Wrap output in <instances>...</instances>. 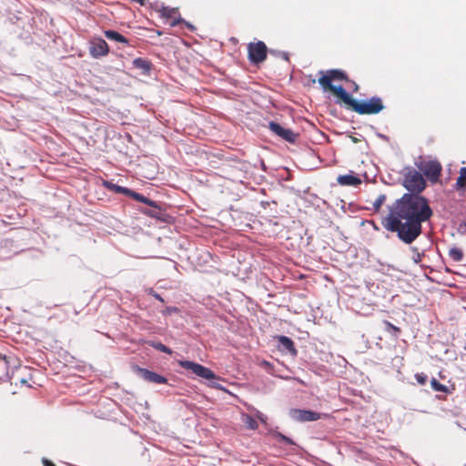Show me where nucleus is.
Here are the masks:
<instances>
[{"label": "nucleus", "mask_w": 466, "mask_h": 466, "mask_svg": "<svg viewBox=\"0 0 466 466\" xmlns=\"http://www.w3.org/2000/svg\"><path fill=\"white\" fill-rule=\"evenodd\" d=\"M386 200V196L384 194L380 195L377 199L373 202V208L375 211H379L380 207Z\"/></svg>", "instance_id": "obj_30"}, {"label": "nucleus", "mask_w": 466, "mask_h": 466, "mask_svg": "<svg viewBox=\"0 0 466 466\" xmlns=\"http://www.w3.org/2000/svg\"><path fill=\"white\" fill-rule=\"evenodd\" d=\"M258 419H259L262 422H265V420H264V418H263V415H262V414L258 415Z\"/></svg>", "instance_id": "obj_38"}, {"label": "nucleus", "mask_w": 466, "mask_h": 466, "mask_svg": "<svg viewBox=\"0 0 466 466\" xmlns=\"http://www.w3.org/2000/svg\"><path fill=\"white\" fill-rule=\"evenodd\" d=\"M147 293H148V295L152 296L153 298H155L156 299L159 300L160 302H162V303L165 302V300L161 297V295L158 294L157 292H156L153 289H150Z\"/></svg>", "instance_id": "obj_35"}, {"label": "nucleus", "mask_w": 466, "mask_h": 466, "mask_svg": "<svg viewBox=\"0 0 466 466\" xmlns=\"http://www.w3.org/2000/svg\"><path fill=\"white\" fill-rule=\"evenodd\" d=\"M88 50L93 58L98 59L108 55L109 46L103 38L94 37L89 41Z\"/></svg>", "instance_id": "obj_9"}, {"label": "nucleus", "mask_w": 466, "mask_h": 466, "mask_svg": "<svg viewBox=\"0 0 466 466\" xmlns=\"http://www.w3.org/2000/svg\"><path fill=\"white\" fill-rule=\"evenodd\" d=\"M157 11L160 13L161 17L166 18V19L173 20V19L177 18L176 15H177V16L179 15L177 8H171L168 6H165L164 4H161L160 8L157 9Z\"/></svg>", "instance_id": "obj_18"}, {"label": "nucleus", "mask_w": 466, "mask_h": 466, "mask_svg": "<svg viewBox=\"0 0 466 466\" xmlns=\"http://www.w3.org/2000/svg\"><path fill=\"white\" fill-rule=\"evenodd\" d=\"M104 35L109 40L116 41L121 44L129 45V40L117 31L106 30L104 31Z\"/></svg>", "instance_id": "obj_17"}, {"label": "nucleus", "mask_w": 466, "mask_h": 466, "mask_svg": "<svg viewBox=\"0 0 466 466\" xmlns=\"http://www.w3.org/2000/svg\"><path fill=\"white\" fill-rule=\"evenodd\" d=\"M414 377L417 382L420 385H424L428 380V376L423 372L416 373Z\"/></svg>", "instance_id": "obj_31"}, {"label": "nucleus", "mask_w": 466, "mask_h": 466, "mask_svg": "<svg viewBox=\"0 0 466 466\" xmlns=\"http://www.w3.org/2000/svg\"><path fill=\"white\" fill-rule=\"evenodd\" d=\"M180 24H183L189 31L194 32L196 27L189 22L184 20L180 15L170 21V26L175 27Z\"/></svg>", "instance_id": "obj_26"}, {"label": "nucleus", "mask_w": 466, "mask_h": 466, "mask_svg": "<svg viewBox=\"0 0 466 466\" xmlns=\"http://www.w3.org/2000/svg\"><path fill=\"white\" fill-rule=\"evenodd\" d=\"M436 398H437L438 400H443V398H442L441 395H436Z\"/></svg>", "instance_id": "obj_39"}, {"label": "nucleus", "mask_w": 466, "mask_h": 466, "mask_svg": "<svg viewBox=\"0 0 466 466\" xmlns=\"http://www.w3.org/2000/svg\"><path fill=\"white\" fill-rule=\"evenodd\" d=\"M384 329L386 332L390 333L395 339H398L401 330L399 327L393 325L389 320H383Z\"/></svg>", "instance_id": "obj_23"}, {"label": "nucleus", "mask_w": 466, "mask_h": 466, "mask_svg": "<svg viewBox=\"0 0 466 466\" xmlns=\"http://www.w3.org/2000/svg\"><path fill=\"white\" fill-rule=\"evenodd\" d=\"M449 257L452 260L460 262L463 259V251L460 248L452 247L449 249Z\"/></svg>", "instance_id": "obj_25"}, {"label": "nucleus", "mask_w": 466, "mask_h": 466, "mask_svg": "<svg viewBox=\"0 0 466 466\" xmlns=\"http://www.w3.org/2000/svg\"><path fill=\"white\" fill-rule=\"evenodd\" d=\"M268 53L277 57H280L285 61H289V55L288 52L275 50V49H269Z\"/></svg>", "instance_id": "obj_29"}, {"label": "nucleus", "mask_w": 466, "mask_h": 466, "mask_svg": "<svg viewBox=\"0 0 466 466\" xmlns=\"http://www.w3.org/2000/svg\"><path fill=\"white\" fill-rule=\"evenodd\" d=\"M133 66L141 71V74L144 76H149L152 70V63L145 58L137 57L132 62Z\"/></svg>", "instance_id": "obj_14"}, {"label": "nucleus", "mask_w": 466, "mask_h": 466, "mask_svg": "<svg viewBox=\"0 0 466 466\" xmlns=\"http://www.w3.org/2000/svg\"><path fill=\"white\" fill-rule=\"evenodd\" d=\"M299 136V135L298 133L293 132L291 129L284 127L281 134L279 135V137L289 143L294 144L297 141Z\"/></svg>", "instance_id": "obj_21"}, {"label": "nucleus", "mask_w": 466, "mask_h": 466, "mask_svg": "<svg viewBox=\"0 0 466 466\" xmlns=\"http://www.w3.org/2000/svg\"><path fill=\"white\" fill-rule=\"evenodd\" d=\"M102 185L104 187H106L107 190H109L111 192L117 193V194H123V195H126V193L127 192V188H128L126 187L116 185L109 180H103Z\"/></svg>", "instance_id": "obj_19"}, {"label": "nucleus", "mask_w": 466, "mask_h": 466, "mask_svg": "<svg viewBox=\"0 0 466 466\" xmlns=\"http://www.w3.org/2000/svg\"><path fill=\"white\" fill-rule=\"evenodd\" d=\"M431 386L433 390L435 391H439V392H443V393H446V394H451L452 391L454 390V387H452L451 389H450L449 387H447L446 385L444 384H441L440 381H438L437 379L435 378H432L431 380Z\"/></svg>", "instance_id": "obj_20"}, {"label": "nucleus", "mask_w": 466, "mask_h": 466, "mask_svg": "<svg viewBox=\"0 0 466 466\" xmlns=\"http://www.w3.org/2000/svg\"><path fill=\"white\" fill-rule=\"evenodd\" d=\"M11 359L0 354V380H11L14 376V368L10 367Z\"/></svg>", "instance_id": "obj_13"}, {"label": "nucleus", "mask_w": 466, "mask_h": 466, "mask_svg": "<svg viewBox=\"0 0 466 466\" xmlns=\"http://www.w3.org/2000/svg\"><path fill=\"white\" fill-rule=\"evenodd\" d=\"M275 339L278 341V349L280 351L289 353L293 357L298 355L294 341L289 337L280 335L277 336Z\"/></svg>", "instance_id": "obj_11"}, {"label": "nucleus", "mask_w": 466, "mask_h": 466, "mask_svg": "<svg viewBox=\"0 0 466 466\" xmlns=\"http://www.w3.org/2000/svg\"><path fill=\"white\" fill-rule=\"evenodd\" d=\"M402 186L408 190L407 193L421 195V192L427 187L426 180L423 178L421 172L411 167H405L402 171Z\"/></svg>", "instance_id": "obj_4"}, {"label": "nucleus", "mask_w": 466, "mask_h": 466, "mask_svg": "<svg viewBox=\"0 0 466 466\" xmlns=\"http://www.w3.org/2000/svg\"><path fill=\"white\" fill-rule=\"evenodd\" d=\"M158 35H162V32L161 31H157V32Z\"/></svg>", "instance_id": "obj_41"}, {"label": "nucleus", "mask_w": 466, "mask_h": 466, "mask_svg": "<svg viewBox=\"0 0 466 466\" xmlns=\"http://www.w3.org/2000/svg\"><path fill=\"white\" fill-rule=\"evenodd\" d=\"M415 166L431 182L435 183L439 180L442 167L438 160H424L420 157L419 160L415 161Z\"/></svg>", "instance_id": "obj_5"}, {"label": "nucleus", "mask_w": 466, "mask_h": 466, "mask_svg": "<svg viewBox=\"0 0 466 466\" xmlns=\"http://www.w3.org/2000/svg\"><path fill=\"white\" fill-rule=\"evenodd\" d=\"M353 84H354V91L357 92L359 90V86L355 82H353Z\"/></svg>", "instance_id": "obj_37"}, {"label": "nucleus", "mask_w": 466, "mask_h": 466, "mask_svg": "<svg viewBox=\"0 0 466 466\" xmlns=\"http://www.w3.org/2000/svg\"><path fill=\"white\" fill-rule=\"evenodd\" d=\"M127 197H129L131 198H133L134 200L137 201V202H141V203H144V204H149L150 203V198L145 197L144 195L138 193V192H136L130 188H127V192L126 193Z\"/></svg>", "instance_id": "obj_22"}, {"label": "nucleus", "mask_w": 466, "mask_h": 466, "mask_svg": "<svg viewBox=\"0 0 466 466\" xmlns=\"http://www.w3.org/2000/svg\"><path fill=\"white\" fill-rule=\"evenodd\" d=\"M337 181L341 186H352L356 187L361 184V179L352 174L339 176Z\"/></svg>", "instance_id": "obj_15"}, {"label": "nucleus", "mask_w": 466, "mask_h": 466, "mask_svg": "<svg viewBox=\"0 0 466 466\" xmlns=\"http://www.w3.org/2000/svg\"><path fill=\"white\" fill-rule=\"evenodd\" d=\"M147 208H139L142 214L163 222L167 221L168 215L166 213L165 209L161 208L159 203L150 199V203L147 204Z\"/></svg>", "instance_id": "obj_10"}, {"label": "nucleus", "mask_w": 466, "mask_h": 466, "mask_svg": "<svg viewBox=\"0 0 466 466\" xmlns=\"http://www.w3.org/2000/svg\"><path fill=\"white\" fill-rule=\"evenodd\" d=\"M454 188L456 190H466V167H462L460 168V176L456 180V183L454 185ZM461 228L465 227L466 228V222H463L460 225Z\"/></svg>", "instance_id": "obj_16"}, {"label": "nucleus", "mask_w": 466, "mask_h": 466, "mask_svg": "<svg viewBox=\"0 0 466 466\" xmlns=\"http://www.w3.org/2000/svg\"><path fill=\"white\" fill-rule=\"evenodd\" d=\"M274 436L279 442H283L287 445H295V442L289 437L281 432L277 431Z\"/></svg>", "instance_id": "obj_28"}, {"label": "nucleus", "mask_w": 466, "mask_h": 466, "mask_svg": "<svg viewBox=\"0 0 466 466\" xmlns=\"http://www.w3.org/2000/svg\"><path fill=\"white\" fill-rule=\"evenodd\" d=\"M263 364H264V365L268 366V365H269V362H268V361L264 360V361H263Z\"/></svg>", "instance_id": "obj_40"}, {"label": "nucleus", "mask_w": 466, "mask_h": 466, "mask_svg": "<svg viewBox=\"0 0 466 466\" xmlns=\"http://www.w3.org/2000/svg\"><path fill=\"white\" fill-rule=\"evenodd\" d=\"M268 49L262 41L249 43L248 46V57L251 64L258 65L267 59Z\"/></svg>", "instance_id": "obj_6"}, {"label": "nucleus", "mask_w": 466, "mask_h": 466, "mask_svg": "<svg viewBox=\"0 0 466 466\" xmlns=\"http://www.w3.org/2000/svg\"><path fill=\"white\" fill-rule=\"evenodd\" d=\"M246 423H247L248 427L251 430H257L258 427V421L250 416L247 417Z\"/></svg>", "instance_id": "obj_32"}, {"label": "nucleus", "mask_w": 466, "mask_h": 466, "mask_svg": "<svg viewBox=\"0 0 466 466\" xmlns=\"http://www.w3.org/2000/svg\"><path fill=\"white\" fill-rule=\"evenodd\" d=\"M412 251L415 253L413 256V260L415 263H420L421 261L422 254L419 252L418 248L413 247Z\"/></svg>", "instance_id": "obj_34"}, {"label": "nucleus", "mask_w": 466, "mask_h": 466, "mask_svg": "<svg viewBox=\"0 0 466 466\" xmlns=\"http://www.w3.org/2000/svg\"><path fill=\"white\" fill-rule=\"evenodd\" d=\"M327 416L328 415L325 413H319L310 410L291 409L289 410V417L299 422L316 421Z\"/></svg>", "instance_id": "obj_8"}, {"label": "nucleus", "mask_w": 466, "mask_h": 466, "mask_svg": "<svg viewBox=\"0 0 466 466\" xmlns=\"http://www.w3.org/2000/svg\"><path fill=\"white\" fill-rule=\"evenodd\" d=\"M179 365L185 370H190L192 373L200 378L206 380L216 379V374L214 371L201 364L190 360H182L179 362Z\"/></svg>", "instance_id": "obj_7"}, {"label": "nucleus", "mask_w": 466, "mask_h": 466, "mask_svg": "<svg viewBox=\"0 0 466 466\" xmlns=\"http://www.w3.org/2000/svg\"><path fill=\"white\" fill-rule=\"evenodd\" d=\"M179 309L177 307H167L161 311L163 316H170L173 313L178 312Z\"/></svg>", "instance_id": "obj_33"}, {"label": "nucleus", "mask_w": 466, "mask_h": 466, "mask_svg": "<svg viewBox=\"0 0 466 466\" xmlns=\"http://www.w3.org/2000/svg\"><path fill=\"white\" fill-rule=\"evenodd\" d=\"M147 344L150 347H152L153 349H155L157 350H159L160 352H164V353H167L168 355H171L173 353V351H172V350L170 348L167 347L166 345H164L160 341L149 340V341H147Z\"/></svg>", "instance_id": "obj_24"}, {"label": "nucleus", "mask_w": 466, "mask_h": 466, "mask_svg": "<svg viewBox=\"0 0 466 466\" xmlns=\"http://www.w3.org/2000/svg\"><path fill=\"white\" fill-rule=\"evenodd\" d=\"M268 128L272 133H274L276 136L279 137V135L281 134L284 127L280 124H279L275 121H270L268 123Z\"/></svg>", "instance_id": "obj_27"}, {"label": "nucleus", "mask_w": 466, "mask_h": 466, "mask_svg": "<svg viewBox=\"0 0 466 466\" xmlns=\"http://www.w3.org/2000/svg\"><path fill=\"white\" fill-rule=\"evenodd\" d=\"M345 97L343 103L350 107V109L360 115H376L384 109L382 99L374 96L368 100L358 101L349 94H342Z\"/></svg>", "instance_id": "obj_2"}, {"label": "nucleus", "mask_w": 466, "mask_h": 466, "mask_svg": "<svg viewBox=\"0 0 466 466\" xmlns=\"http://www.w3.org/2000/svg\"><path fill=\"white\" fill-rule=\"evenodd\" d=\"M138 375L144 379L147 382L156 383V384H165L167 382L166 377L157 374L154 371H151L147 369L137 368Z\"/></svg>", "instance_id": "obj_12"}, {"label": "nucleus", "mask_w": 466, "mask_h": 466, "mask_svg": "<svg viewBox=\"0 0 466 466\" xmlns=\"http://www.w3.org/2000/svg\"><path fill=\"white\" fill-rule=\"evenodd\" d=\"M42 462H43L44 466H56L54 462H52L51 461L47 460L46 458H43L42 459Z\"/></svg>", "instance_id": "obj_36"}, {"label": "nucleus", "mask_w": 466, "mask_h": 466, "mask_svg": "<svg viewBox=\"0 0 466 466\" xmlns=\"http://www.w3.org/2000/svg\"><path fill=\"white\" fill-rule=\"evenodd\" d=\"M433 215L427 198L414 193H404L390 208L389 215L382 219V226L396 232L405 244H411L422 232V223Z\"/></svg>", "instance_id": "obj_1"}, {"label": "nucleus", "mask_w": 466, "mask_h": 466, "mask_svg": "<svg viewBox=\"0 0 466 466\" xmlns=\"http://www.w3.org/2000/svg\"><path fill=\"white\" fill-rule=\"evenodd\" d=\"M319 74L322 75L318 79L319 84L323 87L324 90H330L342 102L345 99L343 93H348L342 86L332 85L333 80H345L349 81L347 74L341 69H330L324 74L323 71H319Z\"/></svg>", "instance_id": "obj_3"}]
</instances>
